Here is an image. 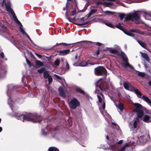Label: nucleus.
<instances>
[{"mask_svg":"<svg viewBox=\"0 0 151 151\" xmlns=\"http://www.w3.org/2000/svg\"><path fill=\"white\" fill-rule=\"evenodd\" d=\"M132 143L128 142L124 144L122 147L119 149L118 151H125V148L128 147H129Z\"/></svg>","mask_w":151,"mask_h":151,"instance_id":"dca6fc26","label":"nucleus"},{"mask_svg":"<svg viewBox=\"0 0 151 151\" xmlns=\"http://www.w3.org/2000/svg\"><path fill=\"white\" fill-rule=\"evenodd\" d=\"M123 85L124 88L125 89L134 92L138 97L141 98L142 99V97L143 96H142L141 93L137 89H135L129 83L125 82L124 83Z\"/></svg>","mask_w":151,"mask_h":151,"instance_id":"39448f33","label":"nucleus"},{"mask_svg":"<svg viewBox=\"0 0 151 151\" xmlns=\"http://www.w3.org/2000/svg\"><path fill=\"white\" fill-rule=\"evenodd\" d=\"M104 23L107 26L111 27L112 28H115V27L113 25V24L110 23H109L107 21H105L104 22Z\"/></svg>","mask_w":151,"mask_h":151,"instance_id":"cd10ccee","label":"nucleus"},{"mask_svg":"<svg viewBox=\"0 0 151 151\" xmlns=\"http://www.w3.org/2000/svg\"><path fill=\"white\" fill-rule=\"evenodd\" d=\"M58 91L59 94L61 96L63 97H64L65 96V94L63 87H60L58 88Z\"/></svg>","mask_w":151,"mask_h":151,"instance_id":"4be33fe9","label":"nucleus"},{"mask_svg":"<svg viewBox=\"0 0 151 151\" xmlns=\"http://www.w3.org/2000/svg\"><path fill=\"white\" fill-rule=\"evenodd\" d=\"M101 44V43L99 42H97L96 43V45L98 46H100Z\"/></svg>","mask_w":151,"mask_h":151,"instance_id":"4d7b16f0","label":"nucleus"},{"mask_svg":"<svg viewBox=\"0 0 151 151\" xmlns=\"http://www.w3.org/2000/svg\"><path fill=\"white\" fill-rule=\"evenodd\" d=\"M118 14L120 19L122 20L124 17L125 14L123 13H119Z\"/></svg>","mask_w":151,"mask_h":151,"instance_id":"4c0bfd02","label":"nucleus"},{"mask_svg":"<svg viewBox=\"0 0 151 151\" xmlns=\"http://www.w3.org/2000/svg\"><path fill=\"white\" fill-rule=\"evenodd\" d=\"M79 20V19H76L74 17L73 18H69L68 19V20L70 22H73L74 21L76 20Z\"/></svg>","mask_w":151,"mask_h":151,"instance_id":"ea45409f","label":"nucleus"},{"mask_svg":"<svg viewBox=\"0 0 151 151\" xmlns=\"http://www.w3.org/2000/svg\"><path fill=\"white\" fill-rule=\"evenodd\" d=\"M97 89H98V88H99L101 90H102V89L101 88V87L100 86H98L97 87Z\"/></svg>","mask_w":151,"mask_h":151,"instance_id":"052dcab7","label":"nucleus"},{"mask_svg":"<svg viewBox=\"0 0 151 151\" xmlns=\"http://www.w3.org/2000/svg\"><path fill=\"white\" fill-rule=\"evenodd\" d=\"M22 26H20L19 27V30L23 34H25L26 35L27 37L29 39V40L32 42V40H31L30 38L29 37V36L27 35V34L25 33V31H24V29L22 28Z\"/></svg>","mask_w":151,"mask_h":151,"instance_id":"5701e85b","label":"nucleus"},{"mask_svg":"<svg viewBox=\"0 0 151 151\" xmlns=\"http://www.w3.org/2000/svg\"><path fill=\"white\" fill-rule=\"evenodd\" d=\"M97 97L98 98L99 101L100 103H101L102 102V99L101 98V97L99 95H97Z\"/></svg>","mask_w":151,"mask_h":151,"instance_id":"c03bdc74","label":"nucleus"},{"mask_svg":"<svg viewBox=\"0 0 151 151\" xmlns=\"http://www.w3.org/2000/svg\"><path fill=\"white\" fill-rule=\"evenodd\" d=\"M123 142V140H121L118 142L117 141L112 142H111V144L109 145V148H107V149L109 150V149L110 150H113L114 148H115L117 144H121Z\"/></svg>","mask_w":151,"mask_h":151,"instance_id":"9d476101","label":"nucleus"},{"mask_svg":"<svg viewBox=\"0 0 151 151\" xmlns=\"http://www.w3.org/2000/svg\"><path fill=\"white\" fill-rule=\"evenodd\" d=\"M134 105L136 107L134 110V111L137 113V117L134 119L133 122L129 124V127L131 129L137 128L138 123L140 122L139 118L142 119V120L146 123H149L151 122V117L148 115L144 114L142 110V105L137 103H134Z\"/></svg>","mask_w":151,"mask_h":151,"instance_id":"f03ea898","label":"nucleus"},{"mask_svg":"<svg viewBox=\"0 0 151 151\" xmlns=\"http://www.w3.org/2000/svg\"><path fill=\"white\" fill-rule=\"evenodd\" d=\"M109 137L108 136H106V138L108 139V140L109 139Z\"/></svg>","mask_w":151,"mask_h":151,"instance_id":"338daca9","label":"nucleus"},{"mask_svg":"<svg viewBox=\"0 0 151 151\" xmlns=\"http://www.w3.org/2000/svg\"><path fill=\"white\" fill-rule=\"evenodd\" d=\"M138 74L139 75L143 77L145 76V74L144 73L139 72Z\"/></svg>","mask_w":151,"mask_h":151,"instance_id":"a18cd8bd","label":"nucleus"},{"mask_svg":"<svg viewBox=\"0 0 151 151\" xmlns=\"http://www.w3.org/2000/svg\"><path fill=\"white\" fill-rule=\"evenodd\" d=\"M122 24L121 23H119L116 24V27L120 30H122L124 32L125 30H124L123 27L122 26Z\"/></svg>","mask_w":151,"mask_h":151,"instance_id":"a878e982","label":"nucleus"},{"mask_svg":"<svg viewBox=\"0 0 151 151\" xmlns=\"http://www.w3.org/2000/svg\"><path fill=\"white\" fill-rule=\"evenodd\" d=\"M1 5L2 9H3L4 8V6L6 10L9 12L10 13L12 14L14 19L16 22L17 24H19L20 26H22V25L20 22L17 19L16 16L15 14L12 9L11 8V4L9 2H6L5 0H3L1 3Z\"/></svg>","mask_w":151,"mask_h":151,"instance_id":"7ed1b4c3","label":"nucleus"},{"mask_svg":"<svg viewBox=\"0 0 151 151\" xmlns=\"http://www.w3.org/2000/svg\"><path fill=\"white\" fill-rule=\"evenodd\" d=\"M7 30L6 27L4 26L3 24L0 22V31L3 32H6Z\"/></svg>","mask_w":151,"mask_h":151,"instance_id":"393cba45","label":"nucleus"},{"mask_svg":"<svg viewBox=\"0 0 151 151\" xmlns=\"http://www.w3.org/2000/svg\"><path fill=\"white\" fill-rule=\"evenodd\" d=\"M102 109L104 110L105 108V104L104 102H103V105H102Z\"/></svg>","mask_w":151,"mask_h":151,"instance_id":"de8ad7c7","label":"nucleus"},{"mask_svg":"<svg viewBox=\"0 0 151 151\" xmlns=\"http://www.w3.org/2000/svg\"><path fill=\"white\" fill-rule=\"evenodd\" d=\"M137 42L142 47L145 48V47H146V45L144 42L140 40H137Z\"/></svg>","mask_w":151,"mask_h":151,"instance_id":"2f4dec72","label":"nucleus"},{"mask_svg":"<svg viewBox=\"0 0 151 151\" xmlns=\"http://www.w3.org/2000/svg\"><path fill=\"white\" fill-rule=\"evenodd\" d=\"M111 124L112 125H111V126L112 127L113 129H117V130H119V127L118 125L113 122H112Z\"/></svg>","mask_w":151,"mask_h":151,"instance_id":"c85d7f7f","label":"nucleus"},{"mask_svg":"<svg viewBox=\"0 0 151 151\" xmlns=\"http://www.w3.org/2000/svg\"><path fill=\"white\" fill-rule=\"evenodd\" d=\"M146 19L151 21V13H145L144 15Z\"/></svg>","mask_w":151,"mask_h":151,"instance_id":"aec40b11","label":"nucleus"},{"mask_svg":"<svg viewBox=\"0 0 151 151\" xmlns=\"http://www.w3.org/2000/svg\"><path fill=\"white\" fill-rule=\"evenodd\" d=\"M69 4V3H68V2L66 4V9L67 10V11L65 12V17L68 20L69 18L68 17V13H67V11H68V10H69L68 8V5Z\"/></svg>","mask_w":151,"mask_h":151,"instance_id":"c756f323","label":"nucleus"},{"mask_svg":"<svg viewBox=\"0 0 151 151\" xmlns=\"http://www.w3.org/2000/svg\"><path fill=\"white\" fill-rule=\"evenodd\" d=\"M0 55L1 57L2 58H4V53H3V52H1L0 53Z\"/></svg>","mask_w":151,"mask_h":151,"instance_id":"864d4df0","label":"nucleus"},{"mask_svg":"<svg viewBox=\"0 0 151 151\" xmlns=\"http://www.w3.org/2000/svg\"><path fill=\"white\" fill-rule=\"evenodd\" d=\"M73 65L74 66H78V65L77 63H74L73 64Z\"/></svg>","mask_w":151,"mask_h":151,"instance_id":"680f3d73","label":"nucleus"},{"mask_svg":"<svg viewBox=\"0 0 151 151\" xmlns=\"http://www.w3.org/2000/svg\"><path fill=\"white\" fill-rule=\"evenodd\" d=\"M139 34L145 36H151V27H148L147 31H140Z\"/></svg>","mask_w":151,"mask_h":151,"instance_id":"4468645a","label":"nucleus"},{"mask_svg":"<svg viewBox=\"0 0 151 151\" xmlns=\"http://www.w3.org/2000/svg\"><path fill=\"white\" fill-rule=\"evenodd\" d=\"M125 20L128 21L131 20L136 24H139L141 22L140 17L136 12L130 13L127 15L125 18Z\"/></svg>","mask_w":151,"mask_h":151,"instance_id":"20e7f679","label":"nucleus"},{"mask_svg":"<svg viewBox=\"0 0 151 151\" xmlns=\"http://www.w3.org/2000/svg\"><path fill=\"white\" fill-rule=\"evenodd\" d=\"M48 150L49 151H59L57 148L54 147L49 148Z\"/></svg>","mask_w":151,"mask_h":151,"instance_id":"473e14b6","label":"nucleus"},{"mask_svg":"<svg viewBox=\"0 0 151 151\" xmlns=\"http://www.w3.org/2000/svg\"><path fill=\"white\" fill-rule=\"evenodd\" d=\"M44 57H45L48 60H51V57H47L45 55L44 56Z\"/></svg>","mask_w":151,"mask_h":151,"instance_id":"603ef678","label":"nucleus"},{"mask_svg":"<svg viewBox=\"0 0 151 151\" xmlns=\"http://www.w3.org/2000/svg\"><path fill=\"white\" fill-rule=\"evenodd\" d=\"M2 131V128L1 127H0V132Z\"/></svg>","mask_w":151,"mask_h":151,"instance_id":"0e129e2a","label":"nucleus"},{"mask_svg":"<svg viewBox=\"0 0 151 151\" xmlns=\"http://www.w3.org/2000/svg\"><path fill=\"white\" fill-rule=\"evenodd\" d=\"M96 53L97 55H98L99 54V51L98 50H97L96 51Z\"/></svg>","mask_w":151,"mask_h":151,"instance_id":"bf43d9fd","label":"nucleus"},{"mask_svg":"<svg viewBox=\"0 0 151 151\" xmlns=\"http://www.w3.org/2000/svg\"><path fill=\"white\" fill-rule=\"evenodd\" d=\"M94 72L97 76L104 75L106 73V70L104 67L99 66L95 69Z\"/></svg>","mask_w":151,"mask_h":151,"instance_id":"6e6552de","label":"nucleus"},{"mask_svg":"<svg viewBox=\"0 0 151 151\" xmlns=\"http://www.w3.org/2000/svg\"><path fill=\"white\" fill-rule=\"evenodd\" d=\"M76 90L77 92L81 93L82 94H84V91L79 88L77 87L76 88Z\"/></svg>","mask_w":151,"mask_h":151,"instance_id":"f704fd0d","label":"nucleus"},{"mask_svg":"<svg viewBox=\"0 0 151 151\" xmlns=\"http://www.w3.org/2000/svg\"><path fill=\"white\" fill-rule=\"evenodd\" d=\"M14 87L12 85L8 86L7 94L8 96V104L13 111V115L18 119H20L23 122L25 121H31L36 122L39 121L38 116L35 113H26L24 114H21L16 111L18 109L14 103L12 101L9 94L14 89Z\"/></svg>","mask_w":151,"mask_h":151,"instance_id":"f257e3e1","label":"nucleus"},{"mask_svg":"<svg viewBox=\"0 0 151 151\" xmlns=\"http://www.w3.org/2000/svg\"><path fill=\"white\" fill-rule=\"evenodd\" d=\"M91 42L88 41H82L80 42H78L76 43H73L72 44H67L65 43H60L58 44L59 45H73L78 43H81V44H90L91 43Z\"/></svg>","mask_w":151,"mask_h":151,"instance_id":"f8f14e48","label":"nucleus"},{"mask_svg":"<svg viewBox=\"0 0 151 151\" xmlns=\"http://www.w3.org/2000/svg\"><path fill=\"white\" fill-rule=\"evenodd\" d=\"M118 109L121 111H122L124 109V105L123 104L119 103L117 106Z\"/></svg>","mask_w":151,"mask_h":151,"instance_id":"7c9ffc66","label":"nucleus"},{"mask_svg":"<svg viewBox=\"0 0 151 151\" xmlns=\"http://www.w3.org/2000/svg\"><path fill=\"white\" fill-rule=\"evenodd\" d=\"M48 81L49 84H51L52 82V78L51 76L48 78Z\"/></svg>","mask_w":151,"mask_h":151,"instance_id":"37998d69","label":"nucleus"},{"mask_svg":"<svg viewBox=\"0 0 151 151\" xmlns=\"http://www.w3.org/2000/svg\"><path fill=\"white\" fill-rule=\"evenodd\" d=\"M76 14V9L70 12V14L71 16H73Z\"/></svg>","mask_w":151,"mask_h":151,"instance_id":"79ce46f5","label":"nucleus"},{"mask_svg":"<svg viewBox=\"0 0 151 151\" xmlns=\"http://www.w3.org/2000/svg\"><path fill=\"white\" fill-rule=\"evenodd\" d=\"M56 129L54 130L53 127L50 126H47L45 129H42V134L43 135H45L47 134H50L52 136H54L56 133Z\"/></svg>","mask_w":151,"mask_h":151,"instance_id":"423d86ee","label":"nucleus"},{"mask_svg":"<svg viewBox=\"0 0 151 151\" xmlns=\"http://www.w3.org/2000/svg\"><path fill=\"white\" fill-rule=\"evenodd\" d=\"M45 69L44 68H42L37 70L38 72L40 73H42L45 71Z\"/></svg>","mask_w":151,"mask_h":151,"instance_id":"e433bc0d","label":"nucleus"},{"mask_svg":"<svg viewBox=\"0 0 151 151\" xmlns=\"http://www.w3.org/2000/svg\"><path fill=\"white\" fill-rule=\"evenodd\" d=\"M78 57L77 55H76L75 56V58L76 59H77Z\"/></svg>","mask_w":151,"mask_h":151,"instance_id":"69168bd1","label":"nucleus"},{"mask_svg":"<svg viewBox=\"0 0 151 151\" xmlns=\"http://www.w3.org/2000/svg\"><path fill=\"white\" fill-rule=\"evenodd\" d=\"M68 104L71 109H74L80 105V103L76 98H73L69 101Z\"/></svg>","mask_w":151,"mask_h":151,"instance_id":"0eeeda50","label":"nucleus"},{"mask_svg":"<svg viewBox=\"0 0 151 151\" xmlns=\"http://www.w3.org/2000/svg\"><path fill=\"white\" fill-rule=\"evenodd\" d=\"M144 66L146 68H147V65L146 64H145L144 65Z\"/></svg>","mask_w":151,"mask_h":151,"instance_id":"e2e57ef3","label":"nucleus"},{"mask_svg":"<svg viewBox=\"0 0 151 151\" xmlns=\"http://www.w3.org/2000/svg\"><path fill=\"white\" fill-rule=\"evenodd\" d=\"M104 4L106 6H109L110 5V3L109 2H105L104 3Z\"/></svg>","mask_w":151,"mask_h":151,"instance_id":"6e6d98bb","label":"nucleus"},{"mask_svg":"<svg viewBox=\"0 0 151 151\" xmlns=\"http://www.w3.org/2000/svg\"><path fill=\"white\" fill-rule=\"evenodd\" d=\"M146 135H143L138 137L137 143L139 144H143L146 141Z\"/></svg>","mask_w":151,"mask_h":151,"instance_id":"ddd939ff","label":"nucleus"},{"mask_svg":"<svg viewBox=\"0 0 151 151\" xmlns=\"http://www.w3.org/2000/svg\"><path fill=\"white\" fill-rule=\"evenodd\" d=\"M35 55L37 57H38V58H41L42 57V55H39L38 54V53H35Z\"/></svg>","mask_w":151,"mask_h":151,"instance_id":"09e8293b","label":"nucleus"},{"mask_svg":"<svg viewBox=\"0 0 151 151\" xmlns=\"http://www.w3.org/2000/svg\"><path fill=\"white\" fill-rule=\"evenodd\" d=\"M120 55L123 60L126 62L123 64L124 66L125 67H129L132 69H134L133 66L128 63V60L125 53L123 52L122 51L120 53Z\"/></svg>","mask_w":151,"mask_h":151,"instance_id":"1a4fd4ad","label":"nucleus"},{"mask_svg":"<svg viewBox=\"0 0 151 151\" xmlns=\"http://www.w3.org/2000/svg\"><path fill=\"white\" fill-rule=\"evenodd\" d=\"M87 24L86 22H83L81 23H79L78 24V25L79 26H81L82 25H84Z\"/></svg>","mask_w":151,"mask_h":151,"instance_id":"8fccbe9b","label":"nucleus"},{"mask_svg":"<svg viewBox=\"0 0 151 151\" xmlns=\"http://www.w3.org/2000/svg\"><path fill=\"white\" fill-rule=\"evenodd\" d=\"M97 12V9H91L90 11L89 14H88V15H86V17H87V18H88L89 17H90L91 16L94 14L95 13H96Z\"/></svg>","mask_w":151,"mask_h":151,"instance_id":"a211bd4d","label":"nucleus"},{"mask_svg":"<svg viewBox=\"0 0 151 151\" xmlns=\"http://www.w3.org/2000/svg\"><path fill=\"white\" fill-rule=\"evenodd\" d=\"M70 52V50L69 49L59 51H58V54L60 55H65L68 54Z\"/></svg>","mask_w":151,"mask_h":151,"instance_id":"2eb2a0df","label":"nucleus"},{"mask_svg":"<svg viewBox=\"0 0 151 151\" xmlns=\"http://www.w3.org/2000/svg\"><path fill=\"white\" fill-rule=\"evenodd\" d=\"M142 99L148 103L151 107V100L147 97L143 95L142 97Z\"/></svg>","mask_w":151,"mask_h":151,"instance_id":"f3484780","label":"nucleus"},{"mask_svg":"<svg viewBox=\"0 0 151 151\" xmlns=\"http://www.w3.org/2000/svg\"><path fill=\"white\" fill-rule=\"evenodd\" d=\"M84 17H82V18H81L80 19H79V20H79V21H84Z\"/></svg>","mask_w":151,"mask_h":151,"instance_id":"13d9d810","label":"nucleus"},{"mask_svg":"<svg viewBox=\"0 0 151 151\" xmlns=\"http://www.w3.org/2000/svg\"><path fill=\"white\" fill-rule=\"evenodd\" d=\"M87 65V63L85 61H83L79 64V66H85Z\"/></svg>","mask_w":151,"mask_h":151,"instance_id":"c9c22d12","label":"nucleus"},{"mask_svg":"<svg viewBox=\"0 0 151 151\" xmlns=\"http://www.w3.org/2000/svg\"><path fill=\"white\" fill-rule=\"evenodd\" d=\"M140 54L141 55L142 57L145 58L146 61L149 62L150 60V59L148 55L146 53H142L140 52Z\"/></svg>","mask_w":151,"mask_h":151,"instance_id":"6ab92c4d","label":"nucleus"},{"mask_svg":"<svg viewBox=\"0 0 151 151\" xmlns=\"http://www.w3.org/2000/svg\"><path fill=\"white\" fill-rule=\"evenodd\" d=\"M110 52L111 53L114 54H115L117 53V50L116 49H110Z\"/></svg>","mask_w":151,"mask_h":151,"instance_id":"58836bf2","label":"nucleus"},{"mask_svg":"<svg viewBox=\"0 0 151 151\" xmlns=\"http://www.w3.org/2000/svg\"><path fill=\"white\" fill-rule=\"evenodd\" d=\"M36 64L39 66H43L44 64L40 61L37 60L36 61Z\"/></svg>","mask_w":151,"mask_h":151,"instance_id":"72a5a7b5","label":"nucleus"},{"mask_svg":"<svg viewBox=\"0 0 151 151\" xmlns=\"http://www.w3.org/2000/svg\"><path fill=\"white\" fill-rule=\"evenodd\" d=\"M25 58H26L25 57ZM26 58V61L28 65H29V67H31V64L30 63V62Z\"/></svg>","mask_w":151,"mask_h":151,"instance_id":"49530a36","label":"nucleus"},{"mask_svg":"<svg viewBox=\"0 0 151 151\" xmlns=\"http://www.w3.org/2000/svg\"><path fill=\"white\" fill-rule=\"evenodd\" d=\"M50 76L48 71L45 70L44 72L43 77L47 79Z\"/></svg>","mask_w":151,"mask_h":151,"instance_id":"b1692460","label":"nucleus"},{"mask_svg":"<svg viewBox=\"0 0 151 151\" xmlns=\"http://www.w3.org/2000/svg\"><path fill=\"white\" fill-rule=\"evenodd\" d=\"M140 32V31L137 29H131L129 31H124V32L128 36L133 37L134 36V34L132 33V32L139 34Z\"/></svg>","mask_w":151,"mask_h":151,"instance_id":"9b49d317","label":"nucleus"},{"mask_svg":"<svg viewBox=\"0 0 151 151\" xmlns=\"http://www.w3.org/2000/svg\"><path fill=\"white\" fill-rule=\"evenodd\" d=\"M149 84L151 86V81H149Z\"/></svg>","mask_w":151,"mask_h":151,"instance_id":"774afa93","label":"nucleus"},{"mask_svg":"<svg viewBox=\"0 0 151 151\" xmlns=\"http://www.w3.org/2000/svg\"><path fill=\"white\" fill-rule=\"evenodd\" d=\"M104 12L106 15H107L109 16H111L116 13L114 12L109 11H106Z\"/></svg>","mask_w":151,"mask_h":151,"instance_id":"bb28decb","label":"nucleus"},{"mask_svg":"<svg viewBox=\"0 0 151 151\" xmlns=\"http://www.w3.org/2000/svg\"><path fill=\"white\" fill-rule=\"evenodd\" d=\"M55 64L56 66H58L59 65L60 63V61L58 59H56L55 61Z\"/></svg>","mask_w":151,"mask_h":151,"instance_id":"a19ab883","label":"nucleus"},{"mask_svg":"<svg viewBox=\"0 0 151 151\" xmlns=\"http://www.w3.org/2000/svg\"><path fill=\"white\" fill-rule=\"evenodd\" d=\"M84 132H85L84 129L83 128L82 129H81V132H80V133L81 134H83L84 133Z\"/></svg>","mask_w":151,"mask_h":151,"instance_id":"5fc2aeb1","label":"nucleus"},{"mask_svg":"<svg viewBox=\"0 0 151 151\" xmlns=\"http://www.w3.org/2000/svg\"><path fill=\"white\" fill-rule=\"evenodd\" d=\"M62 60L63 62V63L64 64H65L66 65V71H68L69 69V65L68 64L67 60L64 59H62Z\"/></svg>","mask_w":151,"mask_h":151,"instance_id":"412c9836","label":"nucleus"},{"mask_svg":"<svg viewBox=\"0 0 151 151\" xmlns=\"http://www.w3.org/2000/svg\"><path fill=\"white\" fill-rule=\"evenodd\" d=\"M54 76L55 77H56V78H58V79H61V77L55 74Z\"/></svg>","mask_w":151,"mask_h":151,"instance_id":"3c124183","label":"nucleus"}]
</instances>
